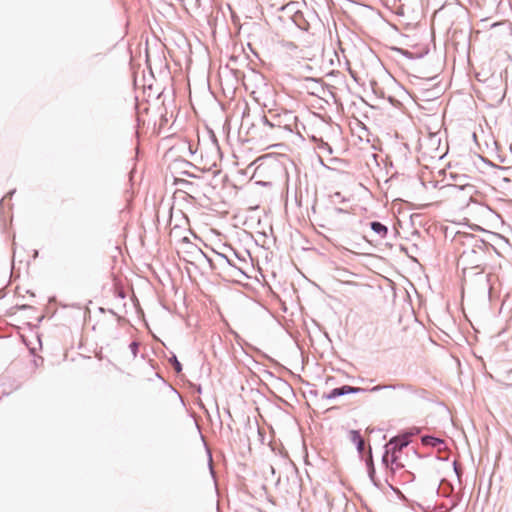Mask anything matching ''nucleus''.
I'll return each instance as SVG.
<instances>
[{"instance_id":"obj_8","label":"nucleus","mask_w":512,"mask_h":512,"mask_svg":"<svg viewBox=\"0 0 512 512\" xmlns=\"http://www.w3.org/2000/svg\"><path fill=\"white\" fill-rule=\"evenodd\" d=\"M116 293H117V295H118L121 299H124V298H125V296H126V293H125L124 289H123V288H120V287H118V286H116Z\"/></svg>"},{"instance_id":"obj_5","label":"nucleus","mask_w":512,"mask_h":512,"mask_svg":"<svg viewBox=\"0 0 512 512\" xmlns=\"http://www.w3.org/2000/svg\"><path fill=\"white\" fill-rule=\"evenodd\" d=\"M349 438L357 446L359 452L364 450V440L358 431L351 430L349 432Z\"/></svg>"},{"instance_id":"obj_15","label":"nucleus","mask_w":512,"mask_h":512,"mask_svg":"<svg viewBox=\"0 0 512 512\" xmlns=\"http://www.w3.org/2000/svg\"><path fill=\"white\" fill-rule=\"evenodd\" d=\"M418 150H422V144H420V146L418 147Z\"/></svg>"},{"instance_id":"obj_12","label":"nucleus","mask_w":512,"mask_h":512,"mask_svg":"<svg viewBox=\"0 0 512 512\" xmlns=\"http://www.w3.org/2000/svg\"><path fill=\"white\" fill-rule=\"evenodd\" d=\"M438 93H439V91H436L435 93H433V95H432V96H433L434 98H437Z\"/></svg>"},{"instance_id":"obj_7","label":"nucleus","mask_w":512,"mask_h":512,"mask_svg":"<svg viewBox=\"0 0 512 512\" xmlns=\"http://www.w3.org/2000/svg\"><path fill=\"white\" fill-rule=\"evenodd\" d=\"M219 263L223 266L225 264L227 265H231L230 261L226 258V256L222 255V254H219V259H218Z\"/></svg>"},{"instance_id":"obj_4","label":"nucleus","mask_w":512,"mask_h":512,"mask_svg":"<svg viewBox=\"0 0 512 512\" xmlns=\"http://www.w3.org/2000/svg\"><path fill=\"white\" fill-rule=\"evenodd\" d=\"M357 391H359V388H354V387L345 385V386H343L341 388L333 389L329 394L326 395V398L327 399H333V398H336L338 396H342V395L350 394V393H355Z\"/></svg>"},{"instance_id":"obj_3","label":"nucleus","mask_w":512,"mask_h":512,"mask_svg":"<svg viewBox=\"0 0 512 512\" xmlns=\"http://www.w3.org/2000/svg\"><path fill=\"white\" fill-rule=\"evenodd\" d=\"M421 443L423 447H432L435 448L438 452L446 449L444 440L432 436H423L421 438Z\"/></svg>"},{"instance_id":"obj_6","label":"nucleus","mask_w":512,"mask_h":512,"mask_svg":"<svg viewBox=\"0 0 512 512\" xmlns=\"http://www.w3.org/2000/svg\"><path fill=\"white\" fill-rule=\"evenodd\" d=\"M371 228L379 236L380 239H383L387 234L386 226H384L380 222H372Z\"/></svg>"},{"instance_id":"obj_13","label":"nucleus","mask_w":512,"mask_h":512,"mask_svg":"<svg viewBox=\"0 0 512 512\" xmlns=\"http://www.w3.org/2000/svg\"><path fill=\"white\" fill-rule=\"evenodd\" d=\"M427 205H428L427 203H424V204H418V208L423 207V206H427Z\"/></svg>"},{"instance_id":"obj_10","label":"nucleus","mask_w":512,"mask_h":512,"mask_svg":"<svg viewBox=\"0 0 512 512\" xmlns=\"http://www.w3.org/2000/svg\"><path fill=\"white\" fill-rule=\"evenodd\" d=\"M438 128H439L438 119H437V118H435V119H434V127H433V129H436V130H437Z\"/></svg>"},{"instance_id":"obj_2","label":"nucleus","mask_w":512,"mask_h":512,"mask_svg":"<svg viewBox=\"0 0 512 512\" xmlns=\"http://www.w3.org/2000/svg\"><path fill=\"white\" fill-rule=\"evenodd\" d=\"M459 261L463 265V270L475 269L482 273L486 269L482 253L477 252L475 249L463 251L459 257Z\"/></svg>"},{"instance_id":"obj_11","label":"nucleus","mask_w":512,"mask_h":512,"mask_svg":"<svg viewBox=\"0 0 512 512\" xmlns=\"http://www.w3.org/2000/svg\"><path fill=\"white\" fill-rule=\"evenodd\" d=\"M175 368H176V370L178 372L181 370V366H180L179 362H176V367Z\"/></svg>"},{"instance_id":"obj_9","label":"nucleus","mask_w":512,"mask_h":512,"mask_svg":"<svg viewBox=\"0 0 512 512\" xmlns=\"http://www.w3.org/2000/svg\"><path fill=\"white\" fill-rule=\"evenodd\" d=\"M130 346H131V348L133 350V354L135 355L136 354V349H137V343L133 342Z\"/></svg>"},{"instance_id":"obj_14","label":"nucleus","mask_w":512,"mask_h":512,"mask_svg":"<svg viewBox=\"0 0 512 512\" xmlns=\"http://www.w3.org/2000/svg\"><path fill=\"white\" fill-rule=\"evenodd\" d=\"M428 133H429L430 135H434V134H435V132H432V131H428Z\"/></svg>"},{"instance_id":"obj_1","label":"nucleus","mask_w":512,"mask_h":512,"mask_svg":"<svg viewBox=\"0 0 512 512\" xmlns=\"http://www.w3.org/2000/svg\"><path fill=\"white\" fill-rule=\"evenodd\" d=\"M412 438V433H406L390 440V442L387 444V451L384 456V461L386 463L390 462L396 468L404 467V463L401 460V453L403 449L412 442Z\"/></svg>"}]
</instances>
